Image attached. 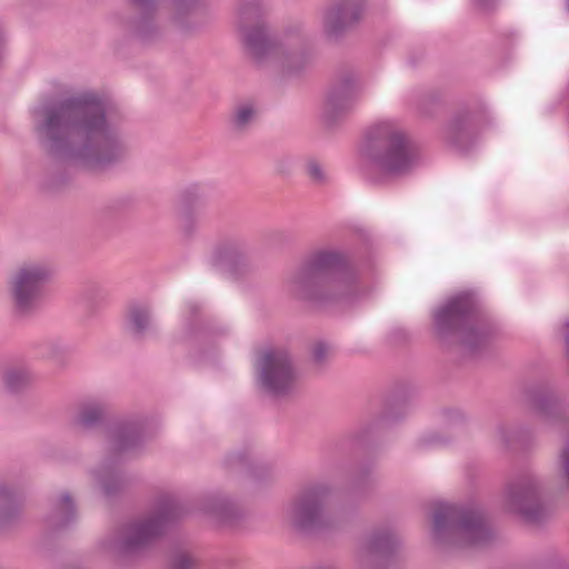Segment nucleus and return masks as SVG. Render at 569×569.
<instances>
[{"instance_id":"nucleus-1","label":"nucleus","mask_w":569,"mask_h":569,"mask_svg":"<svg viewBox=\"0 0 569 569\" xmlns=\"http://www.w3.org/2000/svg\"><path fill=\"white\" fill-rule=\"evenodd\" d=\"M40 132L50 140L76 133L83 140L78 157L90 168L111 161L118 148L107 126L101 104L94 99L68 101L44 111Z\"/></svg>"},{"instance_id":"nucleus-2","label":"nucleus","mask_w":569,"mask_h":569,"mask_svg":"<svg viewBox=\"0 0 569 569\" xmlns=\"http://www.w3.org/2000/svg\"><path fill=\"white\" fill-rule=\"evenodd\" d=\"M260 378L274 396H284L295 389L298 377L288 356L282 351H267L260 359Z\"/></svg>"},{"instance_id":"nucleus-3","label":"nucleus","mask_w":569,"mask_h":569,"mask_svg":"<svg viewBox=\"0 0 569 569\" xmlns=\"http://www.w3.org/2000/svg\"><path fill=\"white\" fill-rule=\"evenodd\" d=\"M48 276V268L36 263L23 266L12 274L9 282L10 292L19 309L23 310L33 305Z\"/></svg>"},{"instance_id":"nucleus-4","label":"nucleus","mask_w":569,"mask_h":569,"mask_svg":"<svg viewBox=\"0 0 569 569\" xmlns=\"http://www.w3.org/2000/svg\"><path fill=\"white\" fill-rule=\"evenodd\" d=\"M379 134L383 136L389 143L388 151L380 160L381 167L395 173L406 170L411 164L413 156L403 133L386 122L379 126Z\"/></svg>"},{"instance_id":"nucleus-5","label":"nucleus","mask_w":569,"mask_h":569,"mask_svg":"<svg viewBox=\"0 0 569 569\" xmlns=\"http://www.w3.org/2000/svg\"><path fill=\"white\" fill-rule=\"evenodd\" d=\"M321 507L318 492H309L292 506V518L300 526H308L316 521Z\"/></svg>"},{"instance_id":"nucleus-6","label":"nucleus","mask_w":569,"mask_h":569,"mask_svg":"<svg viewBox=\"0 0 569 569\" xmlns=\"http://www.w3.org/2000/svg\"><path fill=\"white\" fill-rule=\"evenodd\" d=\"M459 528L462 535L468 537L472 543L479 541L485 533L481 520L473 516L462 519Z\"/></svg>"},{"instance_id":"nucleus-7","label":"nucleus","mask_w":569,"mask_h":569,"mask_svg":"<svg viewBox=\"0 0 569 569\" xmlns=\"http://www.w3.org/2000/svg\"><path fill=\"white\" fill-rule=\"evenodd\" d=\"M338 257L332 252L319 253L306 270V278L318 277L322 269L333 266Z\"/></svg>"},{"instance_id":"nucleus-8","label":"nucleus","mask_w":569,"mask_h":569,"mask_svg":"<svg viewBox=\"0 0 569 569\" xmlns=\"http://www.w3.org/2000/svg\"><path fill=\"white\" fill-rule=\"evenodd\" d=\"M128 317H129L130 326H131L132 330H134V331L143 330L149 322L148 312L141 308L131 309L129 311Z\"/></svg>"},{"instance_id":"nucleus-9","label":"nucleus","mask_w":569,"mask_h":569,"mask_svg":"<svg viewBox=\"0 0 569 569\" xmlns=\"http://www.w3.org/2000/svg\"><path fill=\"white\" fill-rule=\"evenodd\" d=\"M256 117V110L251 104L240 106L234 113V123L237 127L242 128L250 123Z\"/></svg>"},{"instance_id":"nucleus-10","label":"nucleus","mask_w":569,"mask_h":569,"mask_svg":"<svg viewBox=\"0 0 569 569\" xmlns=\"http://www.w3.org/2000/svg\"><path fill=\"white\" fill-rule=\"evenodd\" d=\"M138 538L133 541H130V545H138L144 541L147 538L156 533V526L153 523H143L140 525L137 529Z\"/></svg>"},{"instance_id":"nucleus-11","label":"nucleus","mask_w":569,"mask_h":569,"mask_svg":"<svg viewBox=\"0 0 569 569\" xmlns=\"http://www.w3.org/2000/svg\"><path fill=\"white\" fill-rule=\"evenodd\" d=\"M307 172L316 181H321L325 177L321 166L316 161H310L307 164Z\"/></svg>"},{"instance_id":"nucleus-12","label":"nucleus","mask_w":569,"mask_h":569,"mask_svg":"<svg viewBox=\"0 0 569 569\" xmlns=\"http://www.w3.org/2000/svg\"><path fill=\"white\" fill-rule=\"evenodd\" d=\"M453 511H455V510H453L451 507H448V508L446 509V511H445V515H443V516H442L441 513L436 515V517H435V527H436L437 529H440V527L442 526V521H443V519H442V518H449V519H451V518H452V516H453Z\"/></svg>"},{"instance_id":"nucleus-13","label":"nucleus","mask_w":569,"mask_h":569,"mask_svg":"<svg viewBox=\"0 0 569 569\" xmlns=\"http://www.w3.org/2000/svg\"><path fill=\"white\" fill-rule=\"evenodd\" d=\"M563 468L567 477V482L569 486V449L563 453Z\"/></svg>"},{"instance_id":"nucleus-14","label":"nucleus","mask_w":569,"mask_h":569,"mask_svg":"<svg viewBox=\"0 0 569 569\" xmlns=\"http://www.w3.org/2000/svg\"><path fill=\"white\" fill-rule=\"evenodd\" d=\"M247 43L248 46L253 50L257 46V41L256 39L253 38V36H248L247 38Z\"/></svg>"},{"instance_id":"nucleus-15","label":"nucleus","mask_w":569,"mask_h":569,"mask_svg":"<svg viewBox=\"0 0 569 569\" xmlns=\"http://www.w3.org/2000/svg\"><path fill=\"white\" fill-rule=\"evenodd\" d=\"M7 382L8 385L11 387V388H16V383L13 381V377L12 376H8L7 378Z\"/></svg>"},{"instance_id":"nucleus-16","label":"nucleus","mask_w":569,"mask_h":569,"mask_svg":"<svg viewBox=\"0 0 569 569\" xmlns=\"http://www.w3.org/2000/svg\"><path fill=\"white\" fill-rule=\"evenodd\" d=\"M81 419H82L83 423H88V422L92 421L94 418L93 417H88L87 415H83Z\"/></svg>"},{"instance_id":"nucleus-17","label":"nucleus","mask_w":569,"mask_h":569,"mask_svg":"<svg viewBox=\"0 0 569 569\" xmlns=\"http://www.w3.org/2000/svg\"><path fill=\"white\" fill-rule=\"evenodd\" d=\"M453 309H455L453 305H450L448 307V310L443 311V317H446L447 315L451 313L453 311Z\"/></svg>"},{"instance_id":"nucleus-18","label":"nucleus","mask_w":569,"mask_h":569,"mask_svg":"<svg viewBox=\"0 0 569 569\" xmlns=\"http://www.w3.org/2000/svg\"><path fill=\"white\" fill-rule=\"evenodd\" d=\"M340 17H341V19H342L343 21H346V20H347V11H346V10H342V11L340 12Z\"/></svg>"}]
</instances>
